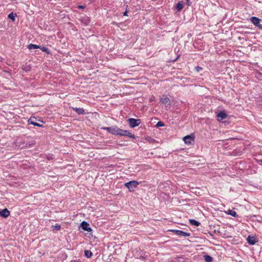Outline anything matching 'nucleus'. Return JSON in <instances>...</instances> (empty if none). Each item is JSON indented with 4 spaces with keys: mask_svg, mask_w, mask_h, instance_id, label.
<instances>
[{
    "mask_svg": "<svg viewBox=\"0 0 262 262\" xmlns=\"http://www.w3.org/2000/svg\"><path fill=\"white\" fill-rule=\"evenodd\" d=\"M139 183L136 181H131L125 183V186L128 189L130 192L135 190V189L137 187Z\"/></svg>",
    "mask_w": 262,
    "mask_h": 262,
    "instance_id": "1",
    "label": "nucleus"
},
{
    "mask_svg": "<svg viewBox=\"0 0 262 262\" xmlns=\"http://www.w3.org/2000/svg\"><path fill=\"white\" fill-rule=\"evenodd\" d=\"M183 141L186 144L191 145L194 142V136L193 134L187 135L183 138Z\"/></svg>",
    "mask_w": 262,
    "mask_h": 262,
    "instance_id": "2",
    "label": "nucleus"
},
{
    "mask_svg": "<svg viewBox=\"0 0 262 262\" xmlns=\"http://www.w3.org/2000/svg\"><path fill=\"white\" fill-rule=\"evenodd\" d=\"M129 126L132 128L138 126L141 123L140 119H135L134 118H130L128 120Z\"/></svg>",
    "mask_w": 262,
    "mask_h": 262,
    "instance_id": "3",
    "label": "nucleus"
},
{
    "mask_svg": "<svg viewBox=\"0 0 262 262\" xmlns=\"http://www.w3.org/2000/svg\"><path fill=\"white\" fill-rule=\"evenodd\" d=\"M170 232L174 233L176 235L183 236L184 237H188L190 235V233L184 232L179 230H170Z\"/></svg>",
    "mask_w": 262,
    "mask_h": 262,
    "instance_id": "4",
    "label": "nucleus"
},
{
    "mask_svg": "<svg viewBox=\"0 0 262 262\" xmlns=\"http://www.w3.org/2000/svg\"><path fill=\"white\" fill-rule=\"evenodd\" d=\"M122 132V129H120L116 126H112L111 130V134L118 135H121V132Z\"/></svg>",
    "mask_w": 262,
    "mask_h": 262,
    "instance_id": "5",
    "label": "nucleus"
},
{
    "mask_svg": "<svg viewBox=\"0 0 262 262\" xmlns=\"http://www.w3.org/2000/svg\"><path fill=\"white\" fill-rule=\"evenodd\" d=\"M120 133L121 135H119V136H128L132 139H135V136L128 130L122 129V132Z\"/></svg>",
    "mask_w": 262,
    "mask_h": 262,
    "instance_id": "6",
    "label": "nucleus"
},
{
    "mask_svg": "<svg viewBox=\"0 0 262 262\" xmlns=\"http://www.w3.org/2000/svg\"><path fill=\"white\" fill-rule=\"evenodd\" d=\"M81 227L86 231L90 232L92 230L91 228L89 227V224L85 221H83L81 223Z\"/></svg>",
    "mask_w": 262,
    "mask_h": 262,
    "instance_id": "7",
    "label": "nucleus"
},
{
    "mask_svg": "<svg viewBox=\"0 0 262 262\" xmlns=\"http://www.w3.org/2000/svg\"><path fill=\"white\" fill-rule=\"evenodd\" d=\"M10 215V212L7 209H4L2 211H0V215L4 217H7Z\"/></svg>",
    "mask_w": 262,
    "mask_h": 262,
    "instance_id": "8",
    "label": "nucleus"
},
{
    "mask_svg": "<svg viewBox=\"0 0 262 262\" xmlns=\"http://www.w3.org/2000/svg\"><path fill=\"white\" fill-rule=\"evenodd\" d=\"M250 20L255 26H257L259 24L260 19L257 17L253 16L250 18Z\"/></svg>",
    "mask_w": 262,
    "mask_h": 262,
    "instance_id": "9",
    "label": "nucleus"
},
{
    "mask_svg": "<svg viewBox=\"0 0 262 262\" xmlns=\"http://www.w3.org/2000/svg\"><path fill=\"white\" fill-rule=\"evenodd\" d=\"M227 115L224 112H220L217 115V118L219 120H222L225 119Z\"/></svg>",
    "mask_w": 262,
    "mask_h": 262,
    "instance_id": "10",
    "label": "nucleus"
},
{
    "mask_svg": "<svg viewBox=\"0 0 262 262\" xmlns=\"http://www.w3.org/2000/svg\"><path fill=\"white\" fill-rule=\"evenodd\" d=\"M35 121V118H31L28 120V123L30 124H32V125H34L35 126H37L38 127L42 126V125H41L38 123H36Z\"/></svg>",
    "mask_w": 262,
    "mask_h": 262,
    "instance_id": "11",
    "label": "nucleus"
},
{
    "mask_svg": "<svg viewBox=\"0 0 262 262\" xmlns=\"http://www.w3.org/2000/svg\"><path fill=\"white\" fill-rule=\"evenodd\" d=\"M248 242L250 245H254L256 243V240L254 237L249 236L247 238Z\"/></svg>",
    "mask_w": 262,
    "mask_h": 262,
    "instance_id": "12",
    "label": "nucleus"
},
{
    "mask_svg": "<svg viewBox=\"0 0 262 262\" xmlns=\"http://www.w3.org/2000/svg\"><path fill=\"white\" fill-rule=\"evenodd\" d=\"M184 7V3L183 2H179L176 6V9L178 11H180Z\"/></svg>",
    "mask_w": 262,
    "mask_h": 262,
    "instance_id": "13",
    "label": "nucleus"
},
{
    "mask_svg": "<svg viewBox=\"0 0 262 262\" xmlns=\"http://www.w3.org/2000/svg\"><path fill=\"white\" fill-rule=\"evenodd\" d=\"M160 102L162 103L165 104H169V99L167 97H164L160 99Z\"/></svg>",
    "mask_w": 262,
    "mask_h": 262,
    "instance_id": "14",
    "label": "nucleus"
},
{
    "mask_svg": "<svg viewBox=\"0 0 262 262\" xmlns=\"http://www.w3.org/2000/svg\"><path fill=\"white\" fill-rule=\"evenodd\" d=\"M189 223L191 225H193L196 227L199 226L200 224V223L198 221H197L195 220H193V219L189 220Z\"/></svg>",
    "mask_w": 262,
    "mask_h": 262,
    "instance_id": "15",
    "label": "nucleus"
},
{
    "mask_svg": "<svg viewBox=\"0 0 262 262\" xmlns=\"http://www.w3.org/2000/svg\"><path fill=\"white\" fill-rule=\"evenodd\" d=\"M28 48L29 50H32V49H39L40 47L39 46H38V45H35V44H31H31L28 45Z\"/></svg>",
    "mask_w": 262,
    "mask_h": 262,
    "instance_id": "16",
    "label": "nucleus"
},
{
    "mask_svg": "<svg viewBox=\"0 0 262 262\" xmlns=\"http://www.w3.org/2000/svg\"><path fill=\"white\" fill-rule=\"evenodd\" d=\"M74 110L75 111V112L78 114H84V110L82 108H74Z\"/></svg>",
    "mask_w": 262,
    "mask_h": 262,
    "instance_id": "17",
    "label": "nucleus"
},
{
    "mask_svg": "<svg viewBox=\"0 0 262 262\" xmlns=\"http://www.w3.org/2000/svg\"><path fill=\"white\" fill-rule=\"evenodd\" d=\"M84 255L88 258H90L92 256V253L90 250H85Z\"/></svg>",
    "mask_w": 262,
    "mask_h": 262,
    "instance_id": "18",
    "label": "nucleus"
},
{
    "mask_svg": "<svg viewBox=\"0 0 262 262\" xmlns=\"http://www.w3.org/2000/svg\"><path fill=\"white\" fill-rule=\"evenodd\" d=\"M16 16V14L13 12H11L8 15V18L12 19L13 21L15 20Z\"/></svg>",
    "mask_w": 262,
    "mask_h": 262,
    "instance_id": "19",
    "label": "nucleus"
},
{
    "mask_svg": "<svg viewBox=\"0 0 262 262\" xmlns=\"http://www.w3.org/2000/svg\"><path fill=\"white\" fill-rule=\"evenodd\" d=\"M228 214L233 217H236L237 216L236 212L232 210H228Z\"/></svg>",
    "mask_w": 262,
    "mask_h": 262,
    "instance_id": "20",
    "label": "nucleus"
},
{
    "mask_svg": "<svg viewBox=\"0 0 262 262\" xmlns=\"http://www.w3.org/2000/svg\"><path fill=\"white\" fill-rule=\"evenodd\" d=\"M204 259L207 262H211L213 260L212 257L209 255H205Z\"/></svg>",
    "mask_w": 262,
    "mask_h": 262,
    "instance_id": "21",
    "label": "nucleus"
},
{
    "mask_svg": "<svg viewBox=\"0 0 262 262\" xmlns=\"http://www.w3.org/2000/svg\"><path fill=\"white\" fill-rule=\"evenodd\" d=\"M164 125V124L162 121L158 122L157 124H156V126L157 127H162V126H163Z\"/></svg>",
    "mask_w": 262,
    "mask_h": 262,
    "instance_id": "22",
    "label": "nucleus"
},
{
    "mask_svg": "<svg viewBox=\"0 0 262 262\" xmlns=\"http://www.w3.org/2000/svg\"><path fill=\"white\" fill-rule=\"evenodd\" d=\"M54 230H58L60 228V226L59 225H56L52 227Z\"/></svg>",
    "mask_w": 262,
    "mask_h": 262,
    "instance_id": "23",
    "label": "nucleus"
},
{
    "mask_svg": "<svg viewBox=\"0 0 262 262\" xmlns=\"http://www.w3.org/2000/svg\"><path fill=\"white\" fill-rule=\"evenodd\" d=\"M40 48L41 49V50L42 51L48 53H49L48 49L46 47H40Z\"/></svg>",
    "mask_w": 262,
    "mask_h": 262,
    "instance_id": "24",
    "label": "nucleus"
},
{
    "mask_svg": "<svg viewBox=\"0 0 262 262\" xmlns=\"http://www.w3.org/2000/svg\"><path fill=\"white\" fill-rule=\"evenodd\" d=\"M111 128H112V126L111 127H104L102 128V129L107 130V132H108L110 133Z\"/></svg>",
    "mask_w": 262,
    "mask_h": 262,
    "instance_id": "25",
    "label": "nucleus"
},
{
    "mask_svg": "<svg viewBox=\"0 0 262 262\" xmlns=\"http://www.w3.org/2000/svg\"><path fill=\"white\" fill-rule=\"evenodd\" d=\"M195 69L196 72H199L202 70V68L199 66H197L195 68Z\"/></svg>",
    "mask_w": 262,
    "mask_h": 262,
    "instance_id": "26",
    "label": "nucleus"
},
{
    "mask_svg": "<svg viewBox=\"0 0 262 262\" xmlns=\"http://www.w3.org/2000/svg\"><path fill=\"white\" fill-rule=\"evenodd\" d=\"M77 8H79V9H84L85 8V7L84 6H82V5H79V6H78Z\"/></svg>",
    "mask_w": 262,
    "mask_h": 262,
    "instance_id": "27",
    "label": "nucleus"
},
{
    "mask_svg": "<svg viewBox=\"0 0 262 262\" xmlns=\"http://www.w3.org/2000/svg\"><path fill=\"white\" fill-rule=\"evenodd\" d=\"M256 27H258L260 29H262V25L259 24L258 26H257Z\"/></svg>",
    "mask_w": 262,
    "mask_h": 262,
    "instance_id": "28",
    "label": "nucleus"
},
{
    "mask_svg": "<svg viewBox=\"0 0 262 262\" xmlns=\"http://www.w3.org/2000/svg\"><path fill=\"white\" fill-rule=\"evenodd\" d=\"M71 262H80L79 260H73L71 261Z\"/></svg>",
    "mask_w": 262,
    "mask_h": 262,
    "instance_id": "29",
    "label": "nucleus"
},
{
    "mask_svg": "<svg viewBox=\"0 0 262 262\" xmlns=\"http://www.w3.org/2000/svg\"><path fill=\"white\" fill-rule=\"evenodd\" d=\"M123 15L124 16H127V12L126 11L125 12H124L123 13Z\"/></svg>",
    "mask_w": 262,
    "mask_h": 262,
    "instance_id": "30",
    "label": "nucleus"
},
{
    "mask_svg": "<svg viewBox=\"0 0 262 262\" xmlns=\"http://www.w3.org/2000/svg\"><path fill=\"white\" fill-rule=\"evenodd\" d=\"M186 1H187V3L188 5L190 6L191 3H190L189 1V0H186Z\"/></svg>",
    "mask_w": 262,
    "mask_h": 262,
    "instance_id": "31",
    "label": "nucleus"
}]
</instances>
